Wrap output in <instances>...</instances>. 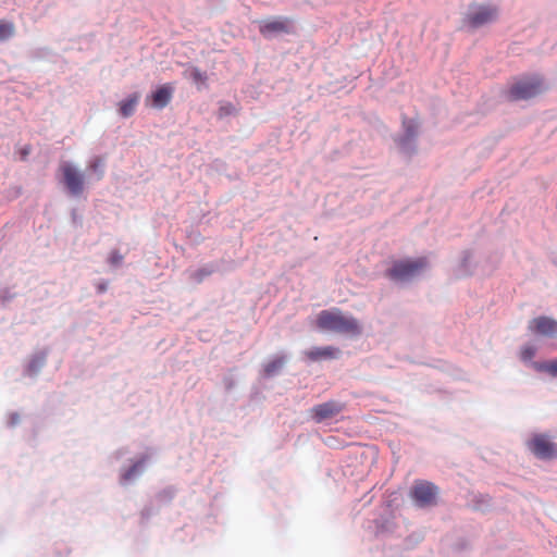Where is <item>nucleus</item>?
<instances>
[{"mask_svg": "<svg viewBox=\"0 0 557 557\" xmlns=\"http://www.w3.org/2000/svg\"><path fill=\"white\" fill-rule=\"evenodd\" d=\"M317 325L321 330L341 334L359 335L361 333L358 320L351 315H344L339 311L322 310L318 315Z\"/></svg>", "mask_w": 557, "mask_h": 557, "instance_id": "nucleus-1", "label": "nucleus"}, {"mask_svg": "<svg viewBox=\"0 0 557 557\" xmlns=\"http://www.w3.org/2000/svg\"><path fill=\"white\" fill-rule=\"evenodd\" d=\"M425 258L395 261L386 271V275L396 283H408L418 277L426 268Z\"/></svg>", "mask_w": 557, "mask_h": 557, "instance_id": "nucleus-2", "label": "nucleus"}, {"mask_svg": "<svg viewBox=\"0 0 557 557\" xmlns=\"http://www.w3.org/2000/svg\"><path fill=\"white\" fill-rule=\"evenodd\" d=\"M438 487L429 481L417 480L410 488L413 505L420 509L431 508L437 504Z\"/></svg>", "mask_w": 557, "mask_h": 557, "instance_id": "nucleus-3", "label": "nucleus"}, {"mask_svg": "<svg viewBox=\"0 0 557 557\" xmlns=\"http://www.w3.org/2000/svg\"><path fill=\"white\" fill-rule=\"evenodd\" d=\"M62 184L72 197H79L85 188V175L72 162L63 161L60 164Z\"/></svg>", "mask_w": 557, "mask_h": 557, "instance_id": "nucleus-4", "label": "nucleus"}, {"mask_svg": "<svg viewBox=\"0 0 557 557\" xmlns=\"http://www.w3.org/2000/svg\"><path fill=\"white\" fill-rule=\"evenodd\" d=\"M499 9L493 4H479L469 8L466 15L467 24L472 28H480L497 21Z\"/></svg>", "mask_w": 557, "mask_h": 557, "instance_id": "nucleus-5", "label": "nucleus"}, {"mask_svg": "<svg viewBox=\"0 0 557 557\" xmlns=\"http://www.w3.org/2000/svg\"><path fill=\"white\" fill-rule=\"evenodd\" d=\"M528 449L539 459L548 460L557 457V444L546 434H534L527 442Z\"/></svg>", "mask_w": 557, "mask_h": 557, "instance_id": "nucleus-6", "label": "nucleus"}, {"mask_svg": "<svg viewBox=\"0 0 557 557\" xmlns=\"http://www.w3.org/2000/svg\"><path fill=\"white\" fill-rule=\"evenodd\" d=\"M543 90V82L539 77L524 78L513 84L509 89L512 100H527L535 97Z\"/></svg>", "mask_w": 557, "mask_h": 557, "instance_id": "nucleus-7", "label": "nucleus"}, {"mask_svg": "<svg viewBox=\"0 0 557 557\" xmlns=\"http://www.w3.org/2000/svg\"><path fill=\"white\" fill-rule=\"evenodd\" d=\"M152 454L144 453L135 458L128 467L120 470L119 482L121 485H128L135 482L145 471Z\"/></svg>", "mask_w": 557, "mask_h": 557, "instance_id": "nucleus-8", "label": "nucleus"}, {"mask_svg": "<svg viewBox=\"0 0 557 557\" xmlns=\"http://www.w3.org/2000/svg\"><path fill=\"white\" fill-rule=\"evenodd\" d=\"M528 330L531 334L544 337V338H556L557 337V320L547 317L540 315L533 318L528 323Z\"/></svg>", "mask_w": 557, "mask_h": 557, "instance_id": "nucleus-9", "label": "nucleus"}, {"mask_svg": "<svg viewBox=\"0 0 557 557\" xmlns=\"http://www.w3.org/2000/svg\"><path fill=\"white\" fill-rule=\"evenodd\" d=\"M403 126L404 134L397 138L396 143L404 154L411 156L416 151V139L419 126L414 120H404Z\"/></svg>", "mask_w": 557, "mask_h": 557, "instance_id": "nucleus-10", "label": "nucleus"}, {"mask_svg": "<svg viewBox=\"0 0 557 557\" xmlns=\"http://www.w3.org/2000/svg\"><path fill=\"white\" fill-rule=\"evenodd\" d=\"M293 30V22L287 17L262 21L259 26L260 34L265 38H272L278 34H288Z\"/></svg>", "mask_w": 557, "mask_h": 557, "instance_id": "nucleus-11", "label": "nucleus"}, {"mask_svg": "<svg viewBox=\"0 0 557 557\" xmlns=\"http://www.w3.org/2000/svg\"><path fill=\"white\" fill-rule=\"evenodd\" d=\"M343 409L344 405L342 403L330 400L312 407L311 417L317 423H321L333 419L341 413Z\"/></svg>", "mask_w": 557, "mask_h": 557, "instance_id": "nucleus-12", "label": "nucleus"}, {"mask_svg": "<svg viewBox=\"0 0 557 557\" xmlns=\"http://www.w3.org/2000/svg\"><path fill=\"white\" fill-rule=\"evenodd\" d=\"M48 355V348H42L32 354L23 367V375L32 379L36 377L45 367Z\"/></svg>", "mask_w": 557, "mask_h": 557, "instance_id": "nucleus-13", "label": "nucleus"}, {"mask_svg": "<svg viewBox=\"0 0 557 557\" xmlns=\"http://www.w3.org/2000/svg\"><path fill=\"white\" fill-rule=\"evenodd\" d=\"M338 348L332 346L313 347L305 352L306 357L311 361H319L322 359H334L338 356Z\"/></svg>", "mask_w": 557, "mask_h": 557, "instance_id": "nucleus-14", "label": "nucleus"}, {"mask_svg": "<svg viewBox=\"0 0 557 557\" xmlns=\"http://www.w3.org/2000/svg\"><path fill=\"white\" fill-rule=\"evenodd\" d=\"M173 88L169 85L159 87L151 95L152 106L157 109L165 108L172 99Z\"/></svg>", "mask_w": 557, "mask_h": 557, "instance_id": "nucleus-15", "label": "nucleus"}, {"mask_svg": "<svg viewBox=\"0 0 557 557\" xmlns=\"http://www.w3.org/2000/svg\"><path fill=\"white\" fill-rule=\"evenodd\" d=\"M139 99H140L139 94L134 92V94L128 95L125 99L121 100L119 102V114L122 117L132 116L136 111Z\"/></svg>", "mask_w": 557, "mask_h": 557, "instance_id": "nucleus-16", "label": "nucleus"}, {"mask_svg": "<svg viewBox=\"0 0 557 557\" xmlns=\"http://www.w3.org/2000/svg\"><path fill=\"white\" fill-rule=\"evenodd\" d=\"M286 361V357L284 355H280L274 357L272 360L267 362L263 366L262 374L264 377H272L278 374V372L282 370L284 363Z\"/></svg>", "mask_w": 557, "mask_h": 557, "instance_id": "nucleus-17", "label": "nucleus"}, {"mask_svg": "<svg viewBox=\"0 0 557 557\" xmlns=\"http://www.w3.org/2000/svg\"><path fill=\"white\" fill-rule=\"evenodd\" d=\"M215 271V267L213 264H207L196 270H187L186 274L188 278L196 282L201 283L206 277L211 275Z\"/></svg>", "mask_w": 557, "mask_h": 557, "instance_id": "nucleus-18", "label": "nucleus"}, {"mask_svg": "<svg viewBox=\"0 0 557 557\" xmlns=\"http://www.w3.org/2000/svg\"><path fill=\"white\" fill-rule=\"evenodd\" d=\"M537 347L534 344L528 343L520 348L519 358L524 364L532 368V363L536 362L533 361V358L535 357Z\"/></svg>", "mask_w": 557, "mask_h": 557, "instance_id": "nucleus-19", "label": "nucleus"}, {"mask_svg": "<svg viewBox=\"0 0 557 557\" xmlns=\"http://www.w3.org/2000/svg\"><path fill=\"white\" fill-rule=\"evenodd\" d=\"M532 369L540 373H548L553 377H557V358L554 360L532 363Z\"/></svg>", "mask_w": 557, "mask_h": 557, "instance_id": "nucleus-20", "label": "nucleus"}, {"mask_svg": "<svg viewBox=\"0 0 557 557\" xmlns=\"http://www.w3.org/2000/svg\"><path fill=\"white\" fill-rule=\"evenodd\" d=\"M87 169L96 175V180L100 181L104 175V160L102 157H92L87 165Z\"/></svg>", "mask_w": 557, "mask_h": 557, "instance_id": "nucleus-21", "label": "nucleus"}, {"mask_svg": "<svg viewBox=\"0 0 557 557\" xmlns=\"http://www.w3.org/2000/svg\"><path fill=\"white\" fill-rule=\"evenodd\" d=\"M471 259H472V252L470 250H465L461 252V258H460V262L458 265V273L460 275H467V274L471 273V271H472Z\"/></svg>", "mask_w": 557, "mask_h": 557, "instance_id": "nucleus-22", "label": "nucleus"}, {"mask_svg": "<svg viewBox=\"0 0 557 557\" xmlns=\"http://www.w3.org/2000/svg\"><path fill=\"white\" fill-rule=\"evenodd\" d=\"M184 75L196 84H203L207 81V73L195 66L186 69Z\"/></svg>", "mask_w": 557, "mask_h": 557, "instance_id": "nucleus-23", "label": "nucleus"}, {"mask_svg": "<svg viewBox=\"0 0 557 557\" xmlns=\"http://www.w3.org/2000/svg\"><path fill=\"white\" fill-rule=\"evenodd\" d=\"M14 34V26L10 22H0V41H4Z\"/></svg>", "mask_w": 557, "mask_h": 557, "instance_id": "nucleus-24", "label": "nucleus"}, {"mask_svg": "<svg viewBox=\"0 0 557 557\" xmlns=\"http://www.w3.org/2000/svg\"><path fill=\"white\" fill-rule=\"evenodd\" d=\"M123 262V256L117 251L113 250L108 257V263L114 268H117Z\"/></svg>", "mask_w": 557, "mask_h": 557, "instance_id": "nucleus-25", "label": "nucleus"}, {"mask_svg": "<svg viewBox=\"0 0 557 557\" xmlns=\"http://www.w3.org/2000/svg\"><path fill=\"white\" fill-rule=\"evenodd\" d=\"M175 490L173 487H166L157 495L159 502H169L174 497Z\"/></svg>", "mask_w": 557, "mask_h": 557, "instance_id": "nucleus-26", "label": "nucleus"}, {"mask_svg": "<svg viewBox=\"0 0 557 557\" xmlns=\"http://www.w3.org/2000/svg\"><path fill=\"white\" fill-rule=\"evenodd\" d=\"M15 297V294L8 287L0 288V301L4 305L11 301Z\"/></svg>", "mask_w": 557, "mask_h": 557, "instance_id": "nucleus-27", "label": "nucleus"}, {"mask_svg": "<svg viewBox=\"0 0 557 557\" xmlns=\"http://www.w3.org/2000/svg\"><path fill=\"white\" fill-rule=\"evenodd\" d=\"M376 529L379 533L388 532L392 530V521L385 520L381 524L377 523Z\"/></svg>", "mask_w": 557, "mask_h": 557, "instance_id": "nucleus-28", "label": "nucleus"}, {"mask_svg": "<svg viewBox=\"0 0 557 557\" xmlns=\"http://www.w3.org/2000/svg\"><path fill=\"white\" fill-rule=\"evenodd\" d=\"M20 422V414L17 412H11L8 419V425L14 426Z\"/></svg>", "mask_w": 557, "mask_h": 557, "instance_id": "nucleus-29", "label": "nucleus"}, {"mask_svg": "<svg viewBox=\"0 0 557 557\" xmlns=\"http://www.w3.org/2000/svg\"><path fill=\"white\" fill-rule=\"evenodd\" d=\"M223 381L226 389H231L235 384L234 380L231 376H225Z\"/></svg>", "mask_w": 557, "mask_h": 557, "instance_id": "nucleus-30", "label": "nucleus"}, {"mask_svg": "<svg viewBox=\"0 0 557 557\" xmlns=\"http://www.w3.org/2000/svg\"><path fill=\"white\" fill-rule=\"evenodd\" d=\"M29 152H30L29 147L26 146V147L22 148L20 151L21 160H25L27 158V156L29 154Z\"/></svg>", "mask_w": 557, "mask_h": 557, "instance_id": "nucleus-31", "label": "nucleus"}, {"mask_svg": "<svg viewBox=\"0 0 557 557\" xmlns=\"http://www.w3.org/2000/svg\"><path fill=\"white\" fill-rule=\"evenodd\" d=\"M107 290V284L106 283H101L98 285V292L99 293H104Z\"/></svg>", "mask_w": 557, "mask_h": 557, "instance_id": "nucleus-32", "label": "nucleus"}, {"mask_svg": "<svg viewBox=\"0 0 557 557\" xmlns=\"http://www.w3.org/2000/svg\"><path fill=\"white\" fill-rule=\"evenodd\" d=\"M126 453H127V450H126L125 448H121V449H119V450L115 453L116 458L122 457V456H123L124 454H126Z\"/></svg>", "mask_w": 557, "mask_h": 557, "instance_id": "nucleus-33", "label": "nucleus"}, {"mask_svg": "<svg viewBox=\"0 0 557 557\" xmlns=\"http://www.w3.org/2000/svg\"><path fill=\"white\" fill-rule=\"evenodd\" d=\"M141 515H143V518H148L150 515H151V511L149 508H145L143 511H141Z\"/></svg>", "mask_w": 557, "mask_h": 557, "instance_id": "nucleus-34", "label": "nucleus"}]
</instances>
